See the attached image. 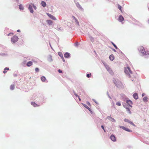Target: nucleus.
I'll return each mask as SVG.
<instances>
[{
	"mask_svg": "<svg viewBox=\"0 0 149 149\" xmlns=\"http://www.w3.org/2000/svg\"><path fill=\"white\" fill-rule=\"evenodd\" d=\"M33 7L34 9L35 10H36V7L35 6H34L33 4H29V7H28V9L29 10L30 12L31 13H33V10L32 9V7Z\"/></svg>",
	"mask_w": 149,
	"mask_h": 149,
	"instance_id": "nucleus-1",
	"label": "nucleus"
},
{
	"mask_svg": "<svg viewBox=\"0 0 149 149\" xmlns=\"http://www.w3.org/2000/svg\"><path fill=\"white\" fill-rule=\"evenodd\" d=\"M18 38L16 36H14L13 38H11L12 42L13 43H15L18 40Z\"/></svg>",
	"mask_w": 149,
	"mask_h": 149,
	"instance_id": "nucleus-2",
	"label": "nucleus"
},
{
	"mask_svg": "<svg viewBox=\"0 0 149 149\" xmlns=\"http://www.w3.org/2000/svg\"><path fill=\"white\" fill-rule=\"evenodd\" d=\"M125 72L127 74H129L130 73H131L132 72L131 71L129 67H127L125 69Z\"/></svg>",
	"mask_w": 149,
	"mask_h": 149,
	"instance_id": "nucleus-3",
	"label": "nucleus"
},
{
	"mask_svg": "<svg viewBox=\"0 0 149 149\" xmlns=\"http://www.w3.org/2000/svg\"><path fill=\"white\" fill-rule=\"evenodd\" d=\"M111 139L113 141H116V138L115 136L113 135H112L110 137Z\"/></svg>",
	"mask_w": 149,
	"mask_h": 149,
	"instance_id": "nucleus-4",
	"label": "nucleus"
},
{
	"mask_svg": "<svg viewBox=\"0 0 149 149\" xmlns=\"http://www.w3.org/2000/svg\"><path fill=\"white\" fill-rule=\"evenodd\" d=\"M47 15L52 19L54 20H56V18L52 15L49 13H47Z\"/></svg>",
	"mask_w": 149,
	"mask_h": 149,
	"instance_id": "nucleus-5",
	"label": "nucleus"
},
{
	"mask_svg": "<svg viewBox=\"0 0 149 149\" xmlns=\"http://www.w3.org/2000/svg\"><path fill=\"white\" fill-rule=\"evenodd\" d=\"M120 128H121L123 129L124 130H125L126 131H128V132H131V130H130L128 128H125V127H124L120 126Z\"/></svg>",
	"mask_w": 149,
	"mask_h": 149,
	"instance_id": "nucleus-6",
	"label": "nucleus"
},
{
	"mask_svg": "<svg viewBox=\"0 0 149 149\" xmlns=\"http://www.w3.org/2000/svg\"><path fill=\"white\" fill-rule=\"evenodd\" d=\"M119 20L120 22H122L124 20V18L123 17L121 16H120L119 17Z\"/></svg>",
	"mask_w": 149,
	"mask_h": 149,
	"instance_id": "nucleus-7",
	"label": "nucleus"
},
{
	"mask_svg": "<svg viewBox=\"0 0 149 149\" xmlns=\"http://www.w3.org/2000/svg\"><path fill=\"white\" fill-rule=\"evenodd\" d=\"M32 65V62L31 61H29V62H28L26 64L27 66L28 67H30V66H31V65Z\"/></svg>",
	"mask_w": 149,
	"mask_h": 149,
	"instance_id": "nucleus-8",
	"label": "nucleus"
},
{
	"mask_svg": "<svg viewBox=\"0 0 149 149\" xmlns=\"http://www.w3.org/2000/svg\"><path fill=\"white\" fill-rule=\"evenodd\" d=\"M127 103L129 104V105L130 106L132 107L131 105L132 104V101H131L130 100H128L127 101Z\"/></svg>",
	"mask_w": 149,
	"mask_h": 149,
	"instance_id": "nucleus-9",
	"label": "nucleus"
},
{
	"mask_svg": "<svg viewBox=\"0 0 149 149\" xmlns=\"http://www.w3.org/2000/svg\"><path fill=\"white\" fill-rule=\"evenodd\" d=\"M133 96L134 98L136 99H137L138 98V95L137 93L134 94Z\"/></svg>",
	"mask_w": 149,
	"mask_h": 149,
	"instance_id": "nucleus-10",
	"label": "nucleus"
},
{
	"mask_svg": "<svg viewBox=\"0 0 149 149\" xmlns=\"http://www.w3.org/2000/svg\"><path fill=\"white\" fill-rule=\"evenodd\" d=\"M9 70V68H4V71L3 72L4 73H6L7 72V70Z\"/></svg>",
	"mask_w": 149,
	"mask_h": 149,
	"instance_id": "nucleus-11",
	"label": "nucleus"
},
{
	"mask_svg": "<svg viewBox=\"0 0 149 149\" xmlns=\"http://www.w3.org/2000/svg\"><path fill=\"white\" fill-rule=\"evenodd\" d=\"M109 58L110 59L111 61L113 60L114 58V56L113 55L110 56Z\"/></svg>",
	"mask_w": 149,
	"mask_h": 149,
	"instance_id": "nucleus-12",
	"label": "nucleus"
},
{
	"mask_svg": "<svg viewBox=\"0 0 149 149\" xmlns=\"http://www.w3.org/2000/svg\"><path fill=\"white\" fill-rule=\"evenodd\" d=\"M41 4L43 7H45L46 5V3L44 1H42V2Z\"/></svg>",
	"mask_w": 149,
	"mask_h": 149,
	"instance_id": "nucleus-13",
	"label": "nucleus"
},
{
	"mask_svg": "<svg viewBox=\"0 0 149 149\" xmlns=\"http://www.w3.org/2000/svg\"><path fill=\"white\" fill-rule=\"evenodd\" d=\"M70 56V55L69 53H65L64 54V56L65 57L68 58Z\"/></svg>",
	"mask_w": 149,
	"mask_h": 149,
	"instance_id": "nucleus-14",
	"label": "nucleus"
},
{
	"mask_svg": "<svg viewBox=\"0 0 149 149\" xmlns=\"http://www.w3.org/2000/svg\"><path fill=\"white\" fill-rule=\"evenodd\" d=\"M84 106L87 109H88L89 110V111L91 112V113H92L93 112H92V111H91V110L90 109V108L87 106H86V105H84Z\"/></svg>",
	"mask_w": 149,
	"mask_h": 149,
	"instance_id": "nucleus-15",
	"label": "nucleus"
},
{
	"mask_svg": "<svg viewBox=\"0 0 149 149\" xmlns=\"http://www.w3.org/2000/svg\"><path fill=\"white\" fill-rule=\"evenodd\" d=\"M19 8L20 10H23L24 9V7L22 5H19Z\"/></svg>",
	"mask_w": 149,
	"mask_h": 149,
	"instance_id": "nucleus-16",
	"label": "nucleus"
},
{
	"mask_svg": "<svg viewBox=\"0 0 149 149\" xmlns=\"http://www.w3.org/2000/svg\"><path fill=\"white\" fill-rule=\"evenodd\" d=\"M15 88V86L14 85H11L10 86V89L11 90H13Z\"/></svg>",
	"mask_w": 149,
	"mask_h": 149,
	"instance_id": "nucleus-17",
	"label": "nucleus"
},
{
	"mask_svg": "<svg viewBox=\"0 0 149 149\" xmlns=\"http://www.w3.org/2000/svg\"><path fill=\"white\" fill-rule=\"evenodd\" d=\"M143 100L145 102H147L148 101V98L146 97H144L143 98Z\"/></svg>",
	"mask_w": 149,
	"mask_h": 149,
	"instance_id": "nucleus-18",
	"label": "nucleus"
},
{
	"mask_svg": "<svg viewBox=\"0 0 149 149\" xmlns=\"http://www.w3.org/2000/svg\"><path fill=\"white\" fill-rule=\"evenodd\" d=\"M47 21L49 25H51L52 23V22L51 20H47Z\"/></svg>",
	"mask_w": 149,
	"mask_h": 149,
	"instance_id": "nucleus-19",
	"label": "nucleus"
},
{
	"mask_svg": "<svg viewBox=\"0 0 149 149\" xmlns=\"http://www.w3.org/2000/svg\"><path fill=\"white\" fill-rule=\"evenodd\" d=\"M125 122H129V123H130L131 124H132V125H134V124L131 122H130V121H129L127 119H125Z\"/></svg>",
	"mask_w": 149,
	"mask_h": 149,
	"instance_id": "nucleus-20",
	"label": "nucleus"
},
{
	"mask_svg": "<svg viewBox=\"0 0 149 149\" xmlns=\"http://www.w3.org/2000/svg\"><path fill=\"white\" fill-rule=\"evenodd\" d=\"M31 104L34 107H36L37 106V104L35 103L34 102H31Z\"/></svg>",
	"mask_w": 149,
	"mask_h": 149,
	"instance_id": "nucleus-21",
	"label": "nucleus"
},
{
	"mask_svg": "<svg viewBox=\"0 0 149 149\" xmlns=\"http://www.w3.org/2000/svg\"><path fill=\"white\" fill-rule=\"evenodd\" d=\"M146 52V51H145L144 50L142 49L141 52L143 54V55H145Z\"/></svg>",
	"mask_w": 149,
	"mask_h": 149,
	"instance_id": "nucleus-22",
	"label": "nucleus"
},
{
	"mask_svg": "<svg viewBox=\"0 0 149 149\" xmlns=\"http://www.w3.org/2000/svg\"><path fill=\"white\" fill-rule=\"evenodd\" d=\"M41 80L42 81H45L46 79L45 77H41Z\"/></svg>",
	"mask_w": 149,
	"mask_h": 149,
	"instance_id": "nucleus-23",
	"label": "nucleus"
},
{
	"mask_svg": "<svg viewBox=\"0 0 149 149\" xmlns=\"http://www.w3.org/2000/svg\"><path fill=\"white\" fill-rule=\"evenodd\" d=\"M91 73H90V74H87V75H86V76L88 78H89L90 77H91Z\"/></svg>",
	"mask_w": 149,
	"mask_h": 149,
	"instance_id": "nucleus-24",
	"label": "nucleus"
},
{
	"mask_svg": "<svg viewBox=\"0 0 149 149\" xmlns=\"http://www.w3.org/2000/svg\"><path fill=\"white\" fill-rule=\"evenodd\" d=\"M58 54L60 55V56H61L62 58L63 57V55H62V53L61 52H59Z\"/></svg>",
	"mask_w": 149,
	"mask_h": 149,
	"instance_id": "nucleus-25",
	"label": "nucleus"
},
{
	"mask_svg": "<svg viewBox=\"0 0 149 149\" xmlns=\"http://www.w3.org/2000/svg\"><path fill=\"white\" fill-rule=\"evenodd\" d=\"M118 8L121 11V6H120L118 5Z\"/></svg>",
	"mask_w": 149,
	"mask_h": 149,
	"instance_id": "nucleus-26",
	"label": "nucleus"
},
{
	"mask_svg": "<svg viewBox=\"0 0 149 149\" xmlns=\"http://www.w3.org/2000/svg\"><path fill=\"white\" fill-rule=\"evenodd\" d=\"M149 55V51H146V53L145 54V55Z\"/></svg>",
	"mask_w": 149,
	"mask_h": 149,
	"instance_id": "nucleus-27",
	"label": "nucleus"
},
{
	"mask_svg": "<svg viewBox=\"0 0 149 149\" xmlns=\"http://www.w3.org/2000/svg\"><path fill=\"white\" fill-rule=\"evenodd\" d=\"M112 44L116 49H118V48L117 47V46L113 43L112 42Z\"/></svg>",
	"mask_w": 149,
	"mask_h": 149,
	"instance_id": "nucleus-28",
	"label": "nucleus"
},
{
	"mask_svg": "<svg viewBox=\"0 0 149 149\" xmlns=\"http://www.w3.org/2000/svg\"><path fill=\"white\" fill-rule=\"evenodd\" d=\"M116 104L119 106H120V103L119 102H118L116 103Z\"/></svg>",
	"mask_w": 149,
	"mask_h": 149,
	"instance_id": "nucleus-29",
	"label": "nucleus"
},
{
	"mask_svg": "<svg viewBox=\"0 0 149 149\" xmlns=\"http://www.w3.org/2000/svg\"><path fill=\"white\" fill-rule=\"evenodd\" d=\"M58 72L60 73H62V71L60 70H58Z\"/></svg>",
	"mask_w": 149,
	"mask_h": 149,
	"instance_id": "nucleus-30",
	"label": "nucleus"
},
{
	"mask_svg": "<svg viewBox=\"0 0 149 149\" xmlns=\"http://www.w3.org/2000/svg\"><path fill=\"white\" fill-rule=\"evenodd\" d=\"M101 127H102V128L103 129V130H104V131L105 132V130H104V126H103V125H102L101 126Z\"/></svg>",
	"mask_w": 149,
	"mask_h": 149,
	"instance_id": "nucleus-31",
	"label": "nucleus"
},
{
	"mask_svg": "<svg viewBox=\"0 0 149 149\" xmlns=\"http://www.w3.org/2000/svg\"><path fill=\"white\" fill-rule=\"evenodd\" d=\"M11 34H12V35H13V33H9L8 34V36H9Z\"/></svg>",
	"mask_w": 149,
	"mask_h": 149,
	"instance_id": "nucleus-32",
	"label": "nucleus"
},
{
	"mask_svg": "<svg viewBox=\"0 0 149 149\" xmlns=\"http://www.w3.org/2000/svg\"><path fill=\"white\" fill-rule=\"evenodd\" d=\"M17 31L18 32H20V30H17Z\"/></svg>",
	"mask_w": 149,
	"mask_h": 149,
	"instance_id": "nucleus-33",
	"label": "nucleus"
},
{
	"mask_svg": "<svg viewBox=\"0 0 149 149\" xmlns=\"http://www.w3.org/2000/svg\"><path fill=\"white\" fill-rule=\"evenodd\" d=\"M76 22L77 23H78V24H79V22H78V21L77 20H76Z\"/></svg>",
	"mask_w": 149,
	"mask_h": 149,
	"instance_id": "nucleus-34",
	"label": "nucleus"
},
{
	"mask_svg": "<svg viewBox=\"0 0 149 149\" xmlns=\"http://www.w3.org/2000/svg\"><path fill=\"white\" fill-rule=\"evenodd\" d=\"M79 100L80 101H81V99L79 97H78Z\"/></svg>",
	"mask_w": 149,
	"mask_h": 149,
	"instance_id": "nucleus-35",
	"label": "nucleus"
},
{
	"mask_svg": "<svg viewBox=\"0 0 149 149\" xmlns=\"http://www.w3.org/2000/svg\"><path fill=\"white\" fill-rule=\"evenodd\" d=\"M50 59H51V60H52V57H51V56H50Z\"/></svg>",
	"mask_w": 149,
	"mask_h": 149,
	"instance_id": "nucleus-36",
	"label": "nucleus"
},
{
	"mask_svg": "<svg viewBox=\"0 0 149 149\" xmlns=\"http://www.w3.org/2000/svg\"><path fill=\"white\" fill-rule=\"evenodd\" d=\"M35 70L36 71H37V68H36V69H35Z\"/></svg>",
	"mask_w": 149,
	"mask_h": 149,
	"instance_id": "nucleus-37",
	"label": "nucleus"
},
{
	"mask_svg": "<svg viewBox=\"0 0 149 149\" xmlns=\"http://www.w3.org/2000/svg\"><path fill=\"white\" fill-rule=\"evenodd\" d=\"M88 104L89 105H90V103H89L88 102Z\"/></svg>",
	"mask_w": 149,
	"mask_h": 149,
	"instance_id": "nucleus-38",
	"label": "nucleus"
},
{
	"mask_svg": "<svg viewBox=\"0 0 149 149\" xmlns=\"http://www.w3.org/2000/svg\"><path fill=\"white\" fill-rule=\"evenodd\" d=\"M75 95L77 96V95L75 94Z\"/></svg>",
	"mask_w": 149,
	"mask_h": 149,
	"instance_id": "nucleus-39",
	"label": "nucleus"
},
{
	"mask_svg": "<svg viewBox=\"0 0 149 149\" xmlns=\"http://www.w3.org/2000/svg\"><path fill=\"white\" fill-rule=\"evenodd\" d=\"M142 95L143 96L144 95H143V94Z\"/></svg>",
	"mask_w": 149,
	"mask_h": 149,
	"instance_id": "nucleus-40",
	"label": "nucleus"
}]
</instances>
